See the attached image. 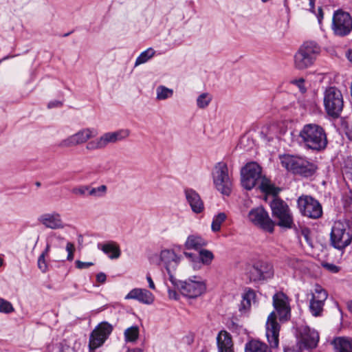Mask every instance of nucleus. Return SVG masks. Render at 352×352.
Listing matches in <instances>:
<instances>
[{
    "label": "nucleus",
    "mask_w": 352,
    "mask_h": 352,
    "mask_svg": "<svg viewBox=\"0 0 352 352\" xmlns=\"http://www.w3.org/2000/svg\"><path fill=\"white\" fill-rule=\"evenodd\" d=\"M273 306L277 312L272 311L268 316L266 322V336L271 348L277 349L279 343L280 325L276 321L277 315L280 321H287L291 316L289 298L283 292L273 296Z\"/></svg>",
    "instance_id": "obj_1"
},
{
    "label": "nucleus",
    "mask_w": 352,
    "mask_h": 352,
    "mask_svg": "<svg viewBox=\"0 0 352 352\" xmlns=\"http://www.w3.org/2000/svg\"><path fill=\"white\" fill-rule=\"evenodd\" d=\"M261 167L256 162L248 163L241 171V185L246 190H252L256 185L266 195L278 194L280 189L275 187L261 174Z\"/></svg>",
    "instance_id": "obj_2"
},
{
    "label": "nucleus",
    "mask_w": 352,
    "mask_h": 352,
    "mask_svg": "<svg viewBox=\"0 0 352 352\" xmlns=\"http://www.w3.org/2000/svg\"><path fill=\"white\" fill-rule=\"evenodd\" d=\"M300 143L307 148L321 151L327 145V138L324 129L315 123L305 124L298 135Z\"/></svg>",
    "instance_id": "obj_3"
},
{
    "label": "nucleus",
    "mask_w": 352,
    "mask_h": 352,
    "mask_svg": "<svg viewBox=\"0 0 352 352\" xmlns=\"http://www.w3.org/2000/svg\"><path fill=\"white\" fill-rule=\"evenodd\" d=\"M320 52V47L316 42H305L294 54V68L297 70L304 71L311 67L314 65Z\"/></svg>",
    "instance_id": "obj_4"
},
{
    "label": "nucleus",
    "mask_w": 352,
    "mask_h": 352,
    "mask_svg": "<svg viewBox=\"0 0 352 352\" xmlns=\"http://www.w3.org/2000/svg\"><path fill=\"white\" fill-rule=\"evenodd\" d=\"M332 245L338 250L348 246L352 241V221L349 219L336 221L330 234Z\"/></svg>",
    "instance_id": "obj_5"
},
{
    "label": "nucleus",
    "mask_w": 352,
    "mask_h": 352,
    "mask_svg": "<svg viewBox=\"0 0 352 352\" xmlns=\"http://www.w3.org/2000/svg\"><path fill=\"white\" fill-rule=\"evenodd\" d=\"M277 195H271L272 200L270 201V208L272 216L276 221V225L283 228H291L294 224L292 213L287 204L278 198Z\"/></svg>",
    "instance_id": "obj_6"
},
{
    "label": "nucleus",
    "mask_w": 352,
    "mask_h": 352,
    "mask_svg": "<svg viewBox=\"0 0 352 352\" xmlns=\"http://www.w3.org/2000/svg\"><path fill=\"white\" fill-rule=\"evenodd\" d=\"M212 177L215 188L224 195H230L232 188V179L226 163L220 162L216 164Z\"/></svg>",
    "instance_id": "obj_7"
},
{
    "label": "nucleus",
    "mask_w": 352,
    "mask_h": 352,
    "mask_svg": "<svg viewBox=\"0 0 352 352\" xmlns=\"http://www.w3.org/2000/svg\"><path fill=\"white\" fill-rule=\"evenodd\" d=\"M280 160L281 165L285 169L294 174L309 177L314 173L313 164L304 158L287 154L280 155Z\"/></svg>",
    "instance_id": "obj_8"
},
{
    "label": "nucleus",
    "mask_w": 352,
    "mask_h": 352,
    "mask_svg": "<svg viewBox=\"0 0 352 352\" xmlns=\"http://www.w3.org/2000/svg\"><path fill=\"white\" fill-rule=\"evenodd\" d=\"M324 107L327 113L338 118L340 115L344 106L343 96L341 91L335 87L327 88L324 92Z\"/></svg>",
    "instance_id": "obj_9"
},
{
    "label": "nucleus",
    "mask_w": 352,
    "mask_h": 352,
    "mask_svg": "<svg viewBox=\"0 0 352 352\" xmlns=\"http://www.w3.org/2000/svg\"><path fill=\"white\" fill-rule=\"evenodd\" d=\"M181 294L190 298H195L203 294L206 290L205 282L199 276H194L185 281L177 279V283L173 284Z\"/></svg>",
    "instance_id": "obj_10"
},
{
    "label": "nucleus",
    "mask_w": 352,
    "mask_h": 352,
    "mask_svg": "<svg viewBox=\"0 0 352 352\" xmlns=\"http://www.w3.org/2000/svg\"><path fill=\"white\" fill-rule=\"evenodd\" d=\"M331 30L338 36H345L352 30V17L341 9L334 12L332 16Z\"/></svg>",
    "instance_id": "obj_11"
},
{
    "label": "nucleus",
    "mask_w": 352,
    "mask_h": 352,
    "mask_svg": "<svg viewBox=\"0 0 352 352\" xmlns=\"http://www.w3.org/2000/svg\"><path fill=\"white\" fill-rule=\"evenodd\" d=\"M298 208L305 217L316 219L322 217V208L320 202L309 195H302L297 200Z\"/></svg>",
    "instance_id": "obj_12"
},
{
    "label": "nucleus",
    "mask_w": 352,
    "mask_h": 352,
    "mask_svg": "<svg viewBox=\"0 0 352 352\" xmlns=\"http://www.w3.org/2000/svg\"><path fill=\"white\" fill-rule=\"evenodd\" d=\"M96 135L97 131L94 128H83L62 140L59 142L58 146L60 148H70L82 145L96 137Z\"/></svg>",
    "instance_id": "obj_13"
},
{
    "label": "nucleus",
    "mask_w": 352,
    "mask_h": 352,
    "mask_svg": "<svg viewBox=\"0 0 352 352\" xmlns=\"http://www.w3.org/2000/svg\"><path fill=\"white\" fill-rule=\"evenodd\" d=\"M248 220L254 226H258L269 232H272L275 226L274 221L268 212L262 207H256L250 210L248 215Z\"/></svg>",
    "instance_id": "obj_14"
},
{
    "label": "nucleus",
    "mask_w": 352,
    "mask_h": 352,
    "mask_svg": "<svg viewBox=\"0 0 352 352\" xmlns=\"http://www.w3.org/2000/svg\"><path fill=\"white\" fill-rule=\"evenodd\" d=\"M160 258L168 274L169 280L172 284H176L177 278L174 276L173 272L181 261V256L177 255L173 250L164 249L160 252Z\"/></svg>",
    "instance_id": "obj_15"
},
{
    "label": "nucleus",
    "mask_w": 352,
    "mask_h": 352,
    "mask_svg": "<svg viewBox=\"0 0 352 352\" xmlns=\"http://www.w3.org/2000/svg\"><path fill=\"white\" fill-rule=\"evenodd\" d=\"M113 330L111 324L107 322L100 323L92 331L89 338V346L94 351L103 344Z\"/></svg>",
    "instance_id": "obj_16"
},
{
    "label": "nucleus",
    "mask_w": 352,
    "mask_h": 352,
    "mask_svg": "<svg viewBox=\"0 0 352 352\" xmlns=\"http://www.w3.org/2000/svg\"><path fill=\"white\" fill-rule=\"evenodd\" d=\"M299 338L297 345L299 349H314L317 346L319 341V334L314 329L307 326H302L299 328Z\"/></svg>",
    "instance_id": "obj_17"
},
{
    "label": "nucleus",
    "mask_w": 352,
    "mask_h": 352,
    "mask_svg": "<svg viewBox=\"0 0 352 352\" xmlns=\"http://www.w3.org/2000/svg\"><path fill=\"white\" fill-rule=\"evenodd\" d=\"M328 296L327 292L319 285H316L309 302V311L315 317L320 316L323 311L324 302Z\"/></svg>",
    "instance_id": "obj_18"
},
{
    "label": "nucleus",
    "mask_w": 352,
    "mask_h": 352,
    "mask_svg": "<svg viewBox=\"0 0 352 352\" xmlns=\"http://www.w3.org/2000/svg\"><path fill=\"white\" fill-rule=\"evenodd\" d=\"M273 275L274 270L272 265L264 261L255 263L249 270L250 278L253 281L270 278Z\"/></svg>",
    "instance_id": "obj_19"
},
{
    "label": "nucleus",
    "mask_w": 352,
    "mask_h": 352,
    "mask_svg": "<svg viewBox=\"0 0 352 352\" xmlns=\"http://www.w3.org/2000/svg\"><path fill=\"white\" fill-rule=\"evenodd\" d=\"M38 221L45 228L52 230L63 229L65 226L61 218V215L56 212L45 213L40 215L38 218Z\"/></svg>",
    "instance_id": "obj_20"
},
{
    "label": "nucleus",
    "mask_w": 352,
    "mask_h": 352,
    "mask_svg": "<svg viewBox=\"0 0 352 352\" xmlns=\"http://www.w3.org/2000/svg\"><path fill=\"white\" fill-rule=\"evenodd\" d=\"M130 135V131L127 129H121L115 131H110L100 135L103 148H105L109 144H116L122 141Z\"/></svg>",
    "instance_id": "obj_21"
},
{
    "label": "nucleus",
    "mask_w": 352,
    "mask_h": 352,
    "mask_svg": "<svg viewBox=\"0 0 352 352\" xmlns=\"http://www.w3.org/2000/svg\"><path fill=\"white\" fill-rule=\"evenodd\" d=\"M126 300H136L145 305H151L154 302V295L146 289L135 288L125 296Z\"/></svg>",
    "instance_id": "obj_22"
},
{
    "label": "nucleus",
    "mask_w": 352,
    "mask_h": 352,
    "mask_svg": "<svg viewBox=\"0 0 352 352\" xmlns=\"http://www.w3.org/2000/svg\"><path fill=\"white\" fill-rule=\"evenodd\" d=\"M186 199L190 205L192 212L201 213L204 210V204L199 195L192 188H186L184 190Z\"/></svg>",
    "instance_id": "obj_23"
},
{
    "label": "nucleus",
    "mask_w": 352,
    "mask_h": 352,
    "mask_svg": "<svg viewBox=\"0 0 352 352\" xmlns=\"http://www.w3.org/2000/svg\"><path fill=\"white\" fill-rule=\"evenodd\" d=\"M218 352H234L232 336L226 331H219L217 336Z\"/></svg>",
    "instance_id": "obj_24"
},
{
    "label": "nucleus",
    "mask_w": 352,
    "mask_h": 352,
    "mask_svg": "<svg viewBox=\"0 0 352 352\" xmlns=\"http://www.w3.org/2000/svg\"><path fill=\"white\" fill-rule=\"evenodd\" d=\"M98 248L107 254L110 259H117L120 256L121 251L119 245L115 241L98 243Z\"/></svg>",
    "instance_id": "obj_25"
},
{
    "label": "nucleus",
    "mask_w": 352,
    "mask_h": 352,
    "mask_svg": "<svg viewBox=\"0 0 352 352\" xmlns=\"http://www.w3.org/2000/svg\"><path fill=\"white\" fill-rule=\"evenodd\" d=\"M331 344L335 352H352V338L350 337H336Z\"/></svg>",
    "instance_id": "obj_26"
},
{
    "label": "nucleus",
    "mask_w": 352,
    "mask_h": 352,
    "mask_svg": "<svg viewBox=\"0 0 352 352\" xmlns=\"http://www.w3.org/2000/svg\"><path fill=\"white\" fill-rule=\"evenodd\" d=\"M256 294L253 289H249L243 294L242 300L239 307V310L241 314H246L251 307L252 302L254 300Z\"/></svg>",
    "instance_id": "obj_27"
},
{
    "label": "nucleus",
    "mask_w": 352,
    "mask_h": 352,
    "mask_svg": "<svg viewBox=\"0 0 352 352\" xmlns=\"http://www.w3.org/2000/svg\"><path fill=\"white\" fill-rule=\"evenodd\" d=\"M207 245V241L201 236L197 234L189 235L184 243V247L187 250H199Z\"/></svg>",
    "instance_id": "obj_28"
},
{
    "label": "nucleus",
    "mask_w": 352,
    "mask_h": 352,
    "mask_svg": "<svg viewBox=\"0 0 352 352\" xmlns=\"http://www.w3.org/2000/svg\"><path fill=\"white\" fill-rule=\"evenodd\" d=\"M245 352H270L267 345L258 340L252 339L245 344Z\"/></svg>",
    "instance_id": "obj_29"
},
{
    "label": "nucleus",
    "mask_w": 352,
    "mask_h": 352,
    "mask_svg": "<svg viewBox=\"0 0 352 352\" xmlns=\"http://www.w3.org/2000/svg\"><path fill=\"white\" fill-rule=\"evenodd\" d=\"M286 263L294 270L302 271L307 268L306 262L296 257H288L286 259Z\"/></svg>",
    "instance_id": "obj_30"
},
{
    "label": "nucleus",
    "mask_w": 352,
    "mask_h": 352,
    "mask_svg": "<svg viewBox=\"0 0 352 352\" xmlns=\"http://www.w3.org/2000/svg\"><path fill=\"white\" fill-rule=\"evenodd\" d=\"M173 95V90L164 85H160L156 89V98L164 100L170 98Z\"/></svg>",
    "instance_id": "obj_31"
},
{
    "label": "nucleus",
    "mask_w": 352,
    "mask_h": 352,
    "mask_svg": "<svg viewBox=\"0 0 352 352\" xmlns=\"http://www.w3.org/2000/svg\"><path fill=\"white\" fill-rule=\"evenodd\" d=\"M107 192V186L106 185H100L98 187L92 188L89 186V196L100 198L104 197Z\"/></svg>",
    "instance_id": "obj_32"
},
{
    "label": "nucleus",
    "mask_w": 352,
    "mask_h": 352,
    "mask_svg": "<svg viewBox=\"0 0 352 352\" xmlns=\"http://www.w3.org/2000/svg\"><path fill=\"white\" fill-rule=\"evenodd\" d=\"M155 54V50L152 48H148L146 50L142 52L140 56L136 58L135 65L138 66L139 65L143 64L147 62L150 58H151Z\"/></svg>",
    "instance_id": "obj_33"
},
{
    "label": "nucleus",
    "mask_w": 352,
    "mask_h": 352,
    "mask_svg": "<svg viewBox=\"0 0 352 352\" xmlns=\"http://www.w3.org/2000/svg\"><path fill=\"white\" fill-rule=\"evenodd\" d=\"M139 336V328L132 326L124 331V338L126 342H135Z\"/></svg>",
    "instance_id": "obj_34"
},
{
    "label": "nucleus",
    "mask_w": 352,
    "mask_h": 352,
    "mask_svg": "<svg viewBox=\"0 0 352 352\" xmlns=\"http://www.w3.org/2000/svg\"><path fill=\"white\" fill-rule=\"evenodd\" d=\"M226 214L224 212H220L213 218L211 229L213 232H218L221 229V224L226 219Z\"/></svg>",
    "instance_id": "obj_35"
},
{
    "label": "nucleus",
    "mask_w": 352,
    "mask_h": 352,
    "mask_svg": "<svg viewBox=\"0 0 352 352\" xmlns=\"http://www.w3.org/2000/svg\"><path fill=\"white\" fill-rule=\"evenodd\" d=\"M199 258L203 264L208 265L212 263L214 255L211 251L203 249L199 251Z\"/></svg>",
    "instance_id": "obj_36"
},
{
    "label": "nucleus",
    "mask_w": 352,
    "mask_h": 352,
    "mask_svg": "<svg viewBox=\"0 0 352 352\" xmlns=\"http://www.w3.org/2000/svg\"><path fill=\"white\" fill-rule=\"evenodd\" d=\"M212 100V96L208 93H203L197 98V105L200 109H205Z\"/></svg>",
    "instance_id": "obj_37"
},
{
    "label": "nucleus",
    "mask_w": 352,
    "mask_h": 352,
    "mask_svg": "<svg viewBox=\"0 0 352 352\" xmlns=\"http://www.w3.org/2000/svg\"><path fill=\"white\" fill-rule=\"evenodd\" d=\"M85 148L88 151H94L104 149L102 142L100 140V136L94 140L91 139L90 140H89L87 142Z\"/></svg>",
    "instance_id": "obj_38"
},
{
    "label": "nucleus",
    "mask_w": 352,
    "mask_h": 352,
    "mask_svg": "<svg viewBox=\"0 0 352 352\" xmlns=\"http://www.w3.org/2000/svg\"><path fill=\"white\" fill-rule=\"evenodd\" d=\"M49 240L51 241L52 246L56 248H61L62 244L65 241V238L57 233H52L49 236Z\"/></svg>",
    "instance_id": "obj_39"
},
{
    "label": "nucleus",
    "mask_w": 352,
    "mask_h": 352,
    "mask_svg": "<svg viewBox=\"0 0 352 352\" xmlns=\"http://www.w3.org/2000/svg\"><path fill=\"white\" fill-rule=\"evenodd\" d=\"M89 186L88 185H80L74 187L72 189V193L76 196L84 197L89 195Z\"/></svg>",
    "instance_id": "obj_40"
},
{
    "label": "nucleus",
    "mask_w": 352,
    "mask_h": 352,
    "mask_svg": "<svg viewBox=\"0 0 352 352\" xmlns=\"http://www.w3.org/2000/svg\"><path fill=\"white\" fill-rule=\"evenodd\" d=\"M14 311L12 305L3 298L0 299V312L5 314H10Z\"/></svg>",
    "instance_id": "obj_41"
},
{
    "label": "nucleus",
    "mask_w": 352,
    "mask_h": 352,
    "mask_svg": "<svg viewBox=\"0 0 352 352\" xmlns=\"http://www.w3.org/2000/svg\"><path fill=\"white\" fill-rule=\"evenodd\" d=\"M38 267L43 272L45 273L47 270V265L45 261V256L41 254L38 258Z\"/></svg>",
    "instance_id": "obj_42"
},
{
    "label": "nucleus",
    "mask_w": 352,
    "mask_h": 352,
    "mask_svg": "<svg viewBox=\"0 0 352 352\" xmlns=\"http://www.w3.org/2000/svg\"><path fill=\"white\" fill-rule=\"evenodd\" d=\"M66 250L68 253L67 254V260L72 261L74 259V252L75 251L74 245L71 242H67L66 245Z\"/></svg>",
    "instance_id": "obj_43"
},
{
    "label": "nucleus",
    "mask_w": 352,
    "mask_h": 352,
    "mask_svg": "<svg viewBox=\"0 0 352 352\" xmlns=\"http://www.w3.org/2000/svg\"><path fill=\"white\" fill-rule=\"evenodd\" d=\"M292 83L298 87L301 93H305L307 89L305 86V80L303 78H301L294 80L292 81Z\"/></svg>",
    "instance_id": "obj_44"
},
{
    "label": "nucleus",
    "mask_w": 352,
    "mask_h": 352,
    "mask_svg": "<svg viewBox=\"0 0 352 352\" xmlns=\"http://www.w3.org/2000/svg\"><path fill=\"white\" fill-rule=\"evenodd\" d=\"M94 265L91 262H82L79 260L76 261V266L78 269H86Z\"/></svg>",
    "instance_id": "obj_45"
},
{
    "label": "nucleus",
    "mask_w": 352,
    "mask_h": 352,
    "mask_svg": "<svg viewBox=\"0 0 352 352\" xmlns=\"http://www.w3.org/2000/svg\"><path fill=\"white\" fill-rule=\"evenodd\" d=\"M324 267L331 272L336 273L339 271V267L330 263H327Z\"/></svg>",
    "instance_id": "obj_46"
},
{
    "label": "nucleus",
    "mask_w": 352,
    "mask_h": 352,
    "mask_svg": "<svg viewBox=\"0 0 352 352\" xmlns=\"http://www.w3.org/2000/svg\"><path fill=\"white\" fill-rule=\"evenodd\" d=\"M168 293L169 298L173 299V300L179 299V294L177 293V292L175 290L168 289Z\"/></svg>",
    "instance_id": "obj_47"
},
{
    "label": "nucleus",
    "mask_w": 352,
    "mask_h": 352,
    "mask_svg": "<svg viewBox=\"0 0 352 352\" xmlns=\"http://www.w3.org/2000/svg\"><path fill=\"white\" fill-rule=\"evenodd\" d=\"M62 105H63L62 102L58 101V100H54V101H51L48 103L47 107L49 109H52V108H54V107H61Z\"/></svg>",
    "instance_id": "obj_48"
},
{
    "label": "nucleus",
    "mask_w": 352,
    "mask_h": 352,
    "mask_svg": "<svg viewBox=\"0 0 352 352\" xmlns=\"http://www.w3.org/2000/svg\"><path fill=\"white\" fill-rule=\"evenodd\" d=\"M107 276L103 272H100L96 275V280L100 283H104L106 281Z\"/></svg>",
    "instance_id": "obj_49"
},
{
    "label": "nucleus",
    "mask_w": 352,
    "mask_h": 352,
    "mask_svg": "<svg viewBox=\"0 0 352 352\" xmlns=\"http://www.w3.org/2000/svg\"><path fill=\"white\" fill-rule=\"evenodd\" d=\"M319 23H321L323 19V11L322 8L320 6L318 8V12L316 13Z\"/></svg>",
    "instance_id": "obj_50"
},
{
    "label": "nucleus",
    "mask_w": 352,
    "mask_h": 352,
    "mask_svg": "<svg viewBox=\"0 0 352 352\" xmlns=\"http://www.w3.org/2000/svg\"><path fill=\"white\" fill-rule=\"evenodd\" d=\"M346 135L349 139L352 140V122L347 124L346 128Z\"/></svg>",
    "instance_id": "obj_51"
},
{
    "label": "nucleus",
    "mask_w": 352,
    "mask_h": 352,
    "mask_svg": "<svg viewBox=\"0 0 352 352\" xmlns=\"http://www.w3.org/2000/svg\"><path fill=\"white\" fill-rule=\"evenodd\" d=\"M146 280L148 283V287L149 288H151V289H153L155 290V285L154 284V282L151 276V275L149 274H148L146 275Z\"/></svg>",
    "instance_id": "obj_52"
},
{
    "label": "nucleus",
    "mask_w": 352,
    "mask_h": 352,
    "mask_svg": "<svg viewBox=\"0 0 352 352\" xmlns=\"http://www.w3.org/2000/svg\"><path fill=\"white\" fill-rule=\"evenodd\" d=\"M315 1L316 0H308L309 5H308V8H307L306 9L309 10L311 12H315V11H314Z\"/></svg>",
    "instance_id": "obj_53"
},
{
    "label": "nucleus",
    "mask_w": 352,
    "mask_h": 352,
    "mask_svg": "<svg viewBox=\"0 0 352 352\" xmlns=\"http://www.w3.org/2000/svg\"><path fill=\"white\" fill-rule=\"evenodd\" d=\"M52 246V244H51V241L48 239L46 248L41 254H43L44 256H45L49 253Z\"/></svg>",
    "instance_id": "obj_54"
},
{
    "label": "nucleus",
    "mask_w": 352,
    "mask_h": 352,
    "mask_svg": "<svg viewBox=\"0 0 352 352\" xmlns=\"http://www.w3.org/2000/svg\"><path fill=\"white\" fill-rule=\"evenodd\" d=\"M346 57L348 60L352 64V50H349L346 53Z\"/></svg>",
    "instance_id": "obj_55"
},
{
    "label": "nucleus",
    "mask_w": 352,
    "mask_h": 352,
    "mask_svg": "<svg viewBox=\"0 0 352 352\" xmlns=\"http://www.w3.org/2000/svg\"><path fill=\"white\" fill-rule=\"evenodd\" d=\"M184 254L185 255L186 257H187L188 258H192V260L194 261V254H193L185 252H184Z\"/></svg>",
    "instance_id": "obj_56"
},
{
    "label": "nucleus",
    "mask_w": 352,
    "mask_h": 352,
    "mask_svg": "<svg viewBox=\"0 0 352 352\" xmlns=\"http://www.w3.org/2000/svg\"><path fill=\"white\" fill-rule=\"evenodd\" d=\"M300 349H291V348H288V349H285V352H300L299 351Z\"/></svg>",
    "instance_id": "obj_57"
},
{
    "label": "nucleus",
    "mask_w": 352,
    "mask_h": 352,
    "mask_svg": "<svg viewBox=\"0 0 352 352\" xmlns=\"http://www.w3.org/2000/svg\"><path fill=\"white\" fill-rule=\"evenodd\" d=\"M347 308L349 311L352 314V300L347 302Z\"/></svg>",
    "instance_id": "obj_58"
},
{
    "label": "nucleus",
    "mask_w": 352,
    "mask_h": 352,
    "mask_svg": "<svg viewBox=\"0 0 352 352\" xmlns=\"http://www.w3.org/2000/svg\"><path fill=\"white\" fill-rule=\"evenodd\" d=\"M128 352H140L138 349L129 350Z\"/></svg>",
    "instance_id": "obj_59"
},
{
    "label": "nucleus",
    "mask_w": 352,
    "mask_h": 352,
    "mask_svg": "<svg viewBox=\"0 0 352 352\" xmlns=\"http://www.w3.org/2000/svg\"><path fill=\"white\" fill-rule=\"evenodd\" d=\"M3 261L0 258V267L3 265Z\"/></svg>",
    "instance_id": "obj_60"
},
{
    "label": "nucleus",
    "mask_w": 352,
    "mask_h": 352,
    "mask_svg": "<svg viewBox=\"0 0 352 352\" xmlns=\"http://www.w3.org/2000/svg\"><path fill=\"white\" fill-rule=\"evenodd\" d=\"M8 58V57H4L3 59L0 60V63H1L2 60H3L7 59Z\"/></svg>",
    "instance_id": "obj_61"
},
{
    "label": "nucleus",
    "mask_w": 352,
    "mask_h": 352,
    "mask_svg": "<svg viewBox=\"0 0 352 352\" xmlns=\"http://www.w3.org/2000/svg\"><path fill=\"white\" fill-rule=\"evenodd\" d=\"M200 352H208V351H206L205 349H202Z\"/></svg>",
    "instance_id": "obj_62"
}]
</instances>
